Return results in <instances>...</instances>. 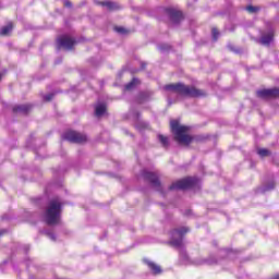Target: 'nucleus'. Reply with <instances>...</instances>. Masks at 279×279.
I'll return each mask as SVG.
<instances>
[{"mask_svg": "<svg viewBox=\"0 0 279 279\" xmlns=\"http://www.w3.org/2000/svg\"><path fill=\"white\" fill-rule=\"evenodd\" d=\"M62 215V202L60 198H54L49 202L45 214V221L48 226H58L60 216Z\"/></svg>", "mask_w": 279, "mask_h": 279, "instance_id": "f257e3e1", "label": "nucleus"}, {"mask_svg": "<svg viewBox=\"0 0 279 279\" xmlns=\"http://www.w3.org/2000/svg\"><path fill=\"white\" fill-rule=\"evenodd\" d=\"M170 128L177 143L180 145H191V143H193V137L189 135L191 128L180 124L178 120H172Z\"/></svg>", "mask_w": 279, "mask_h": 279, "instance_id": "f03ea898", "label": "nucleus"}, {"mask_svg": "<svg viewBox=\"0 0 279 279\" xmlns=\"http://www.w3.org/2000/svg\"><path fill=\"white\" fill-rule=\"evenodd\" d=\"M165 90H169L175 95H184L186 97H199V90L194 87H189L182 83L166 85Z\"/></svg>", "mask_w": 279, "mask_h": 279, "instance_id": "7ed1b4c3", "label": "nucleus"}, {"mask_svg": "<svg viewBox=\"0 0 279 279\" xmlns=\"http://www.w3.org/2000/svg\"><path fill=\"white\" fill-rule=\"evenodd\" d=\"M197 184V178H186L179 180L170 185V191H184Z\"/></svg>", "mask_w": 279, "mask_h": 279, "instance_id": "20e7f679", "label": "nucleus"}, {"mask_svg": "<svg viewBox=\"0 0 279 279\" xmlns=\"http://www.w3.org/2000/svg\"><path fill=\"white\" fill-rule=\"evenodd\" d=\"M189 232V228L182 227L181 229H177L172 232L171 245L174 247H182V236Z\"/></svg>", "mask_w": 279, "mask_h": 279, "instance_id": "39448f33", "label": "nucleus"}, {"mask_svg": "<svg viewBox=\"0 0 279 279\" xmlns=\"http://www.w3.org/2000/svg\"><path fill=\"white\" fill-rule=\"evenodd\" d=\"M62 138L64 141H69L70 143H86V135L74 132V131H70L66 132L62 135Z\"/></svg>", "mask_w": 279, "mask_h": 279, "instance_id": "423d86ee", "label": "nucleus"}, {"mask_svg": "<svg viewBox=\"0 0 279 279\" xmlns=\"http://www.w3.org/2000/svg\"><path fill=\"white\" fill-rule=\"evenodd\" d=\"M58 49H73V45H75V39L64 35L57 39Z\"/></svg>", "mask_w": 279, "mask_h": 279, "instance_id": "0eeeda50", "label": "nucleus"}, {"mask_svg": "<svg viewBox=\"0 0 279 279\" xmlns=\"http://www.w3.org/2000/svg\"><path fill=\"white\" fill-rule=\"evenodd\" d=\"M206 259L204 258H197L194 260H191V258H189V255L186 254H182L181 255V264L182 265H195L196 267H199L201 265H206Z\"/></svg>", "mask_w": 279, "mask_h": 279, "instance_id": "6e6552de", "label": "nucleus"}, {"mask_svg": "<svg viewBox=\"0 0 279 279\" xmlns=\"http://www.w3.org/2000/svg\"><path fill=\"white\" fill-rule=\"evenodd\" d=\"M257 97H262V99H267L269 97H279V89H260L257 92Z\"/></svg>", "mask_w": 279, "mask_h": 279, "instance_id": "1a4fd4ad", "label": "nucleus"}, {"mask_svg": "<svg viewBox=\"0 0 279 279\" xmlns=\"http://www.w3.org/2000/svg\"><path fill=\"white\" fill-rule=\"evenodd\" d=\"M144 263L148 266V268L153 271V274H162V269L154 262L149 259H144Z\"/></svg>", "mask_w": 279, "mask_h": 279, "instance_id": "9d476101", "label": "nucleus"}, {"mask_svg": "<svg viewBox=\"0 0 279 279\" xmlns=\"http://www.w3.org/2000/svg\"><path fill=\"white\" fill-rule=\"evenodd\" d=\"M144 177L146 178V180H149V182H151V184H154L155 186H160V181H158V175H156V173L145 172Z\"/></svg>", "mask_w": 279, "mask_h": 279, "instance_id": "9b49d317", "label": "nucleus"}, {"mask_svg": "<svg viewBox=\"0 0 279 279\" xmlns=\"http://www.w3.org/2000/svg\"><path fill=\"white\" fill-rule=\"evenodd\" d=\"M95 114L96 117H104V114H106V105L104 104L96 105Z\"/></svg>", "mask_w": 279, "mask_h": 279, "instance_id": "f8f14e48", "label": "nucleus"}, {"mask_svg": "<svg viewBox=\"0 0 279 279\" xmlns=\"http://www.w3.org/2000/svg\"><path fill=\"white\" fill-rule=\"evenodd\" d=\"M13 25L12 23H9L7 26L2 27L0 29V35L1 36H10L12 34Z\"/></svg>", "mask_w": 279, "mask_h": 279, "instance_id": "ddd939ff", "label": "nucleus"}, {"mask_svg": "<svg viewBox=\"0 0 279 279\" xmlns=\"http://www.w3.org/2000/svg\"><path fill=\"white\" fill-rule=\"evenodd\" d=\"M274 40V33H268V35H264L260 39L262 45H269Z\"/></svg>", "mask_w": 279, "mask_h": 279, "instance_id": "4468645a", "label": "nucleus"}, {"mask_svg": "<svg viewBox=\"0 0 279 279\" xmlns=\"http://www.w3.org/2000/svg\"><path fill=\"white\" fill-rule=\"evenodd\" d=\"M168 12H169L171 19H174L175 21H180V19H182V12H180V11L169 9Z\"/></svg>", "mask_w": 279, "mask_h": 279, "instance_id": "2eb2a0df", "label": "nucleus"}, {"mask_svg": "<svg viewBox=\"0 0 279 279\" xmlns=\"http://www.w3.org/2000/svg\"><path fill=\"white\" fill-rule=\"evenodd\" d=\"M138 84H140V81L137 78H133L129 84H126L125 89L132 90L133 88H136Z\"/></svg>", "mask_w": 279, "mask_h": 279, "instance_id": "dca6fc26", "label": "nucleus"}, {"mask_svg": "<svg viewBox=\"0 0 279 279\" xmlns=\"http://www.w3.org/2000/svg\"><path fill=\"white\" fill-rule=\"evenodd\" d=\"M14 112H27L29 110V106L27 105H20L13 108Z\"/></svg>", "mask_w": 279, "mask_h": 279, "instance_id": "f3484780", "label": "nucleus"}, {"mask_svg": "<svg viewBox=\"0 0 279 279\" xmlns=\"http://www.w3.org/2000/svg\"><path fill=\"white\" fill-rule=\"evenodd\" d=\"M101 5H104V8H107L108 10H117V4L114 2L105 1L101 2Z\"/></svg>", "mask_w": 279, "mask_h": 279, "instance_id": "a211bd4d", "label": "nucleus"}, {"mask_svg": "<svg viewBox=\"0 0 279 279\" xmlns=\"http://www.w3.org/2000/svg\"><path fill=\"white\" fill-rule=\"evenodd\" d=\"M158 138L161 143V145H163V147H167L169 145V138L165 135H158Z\"/></svg>", "mask_w": 279, "mask_h": 279, "instance_id": "6ab92c4d", "label": "nucleus"}, {"mask_svg": "<svg viewBox=\"0 0 279 279\" xmlns=\"http://www.w3.org/2000/svg\"><path fill=\"white\" fill-rule=\"evenodd\" d=\"M258 156H260L262 158H265L266 156H269V150H267V148H259L257 150Z\"/></svg>", "mask_w": 279, "mask_h": 279, "instance_id": "aec40b11", "label": "nucleus"}, {"mask_svg": "<svg viewBox=\"0 0 279 279\" xmlns=\"http://www.w3.org/2000/svg\"><path fill=\"white\" fill-rule=\"evenodd\" d=\"M246 11L251 12V14H254V12H258V8L248 5V7H246Z\"/></svg>", "mask_w": 279, "mask_h": 279, "instance_id": "412c9836", "label": "nucleus"}, {"mask_svg": "<svg viewBox=\"0 0 279 279\" xmlns=\"http://www.w3.org/2000/svg\"><path fill=\"white\" fill-rule=\"evenodd\" d=\"M211 35H213L214 40H217L219 38V31H217V28H213Z\"/></svg>", "mask_w": 279, "mask_h": 279, "instance_id": "4be33fe9", "label": "nucleus"}, {"mask_svg": "<svg viewBox=\"0 0 279 279\" xmlns=\"http://www.w3.org/2000/svg\"><path fill=\"white\" fill-rule=\"evenodd\" d=\"M114 32H118V34H125V29L121 26H116Z\"/></svg>", "mask_w": 279, "mask_h": 279, "instance_id": "5701e85b", "label": "nucleus"}, {"mask_svg": "<svg viewBox=\"0 0 279 279\" xmlns=\"http://www.w3.org/2000/svg\"><path fill=\"white\" fill-rule=\"evenodd\" d=\"M47 235H48V238H49L51 241H56V234H54V233L48 232Z\"/></svg>", "mask_w": 279, "mask_h": 279, "instance_id": "b1692460", "label": "nucleus"}, {"mask_svg": "<svg viewBox=\"0 0 279 279\" xmlns=\"http://www.w3.org/2000/svg\"><path fill=\"white\" fill-rule=\"evenodd\" d=\"M51 99H53V94L45 96L46 101H51Z\"/></svg>", "mask_w": 279, "mask_h": 279, "instance_id": "393cba45", "label": "nucleus"}, {"mask_svg": "<svg viewBox=\"0 0 279 279\" xmlns=\"http://www.w3.org/2000/svg\"><path fill=\"white\" fill-rule=\"evenodd\" d=\"M64 5H65L66 8H71V2H70L69 0H65V1H64Z\"/></svg>", "mask_w": 279, "mask_h": 279, "instance_id": "a878e982", "label": "nucleus"}, {"mask_svg": "<svg viewBox=\"0 0 279 279\" xmlns=\"http://www.w3.org/2000/svg\"><path fill=\"white\" fill-rule=\"evenodd\" d=\"M0 80H1V74H0Z\"/></svg>", "mask_w": 279, "mask_h": 279, "instance_id": "bb28decb", "label": "nucleus"}]
</instances>
